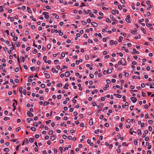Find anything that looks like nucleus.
<instances>
[{
	"instance_id": "nucleus-1",
	"label": "nucleus",
	"mask_w": 154,
	"mask_h": 154,
	"mask_svg": "<svg viewBox=\"0 0 154 154\" xmlns=\"http://www.w3.org/2000/svg\"><path fill=\"white\" fill-rule=\"evenodd\" d=\"M47 71H45L44 72V73L45 76V77L47 79H48L50 77V75L47 73Z\"/></svg>"
},
{
	"instance_id": "nucleus-2",
	"label": "nucleus",
	"mask_w": 154,
	"mask_h": 154,
	"mask_svg": "<svg viewBox=\"0 0 154 154\" xmlns=\"http://www.w3.org/2000/svg\"><path fill=\"white\" fill-rule=\"evenodd\" d=\"M27 115L30 117H32L34 116V115L29 111H27Z\"/></svg>"
},
{
	"instance_id": "nucleus-3",
	"label": "nucleus",
	"mask_w": 154,
	"mask_h": 154,
	"mask_svg": "<svg viewBox=\"0 0 154 154\" xmlns=\"http://www.w3.org/2000/svg\"><path fill=\"white\" fill-rule=\"evenodd\" d=\"M121 61L122 62V64L123 66H125L126 65V61L124 58H122L121 60Z\"/></svg>"
},
{
	"instance_id": "nucleus-4",
	"label": "nucleus",
	"mask_w": 154,
	"mask_h": 154,
	"mask_svg": "<svg viewBox=\"0 0 154 154\" xmlns=\"http://www.w3.org/2000/svg\"><path fill=\"white\" fill-rule=\"evenodd\" d=\"M133 54H134L135 53H136L137 54H139L140 53V52L138 51H137L136 49L135 48L133 49V51L132 52Z\"/></svg>"
},
{
	"instance_id": "nucleus-5",
	"label": "nucleus",
	"mask_w": 154,
	"mask_h": 154,
	"mask_svg": "<svg viewBox=\"0 0 154 154\" xmlns=\"http://www.w3.org/2000/svg\"><path fill=\"white\" fill-rule=\"evenodd\" d=\"M131 100L134 103H135L137 100V99L134 97H131Z\"/></svg>"
},
{
	"instance_id": "nucleus-6",
	"label": "nucleus",
	"mask_w": 154,
	"mask_h": 154,
	"mask_svg": "<svg viewBox=\"0 0 154 154\" xmlns=\"http://www.w3.org/2000/svg\"><path fill=\"white\" fill-rule=\"evenodd\" d=\"M91 24L94 27H96L97 26V24L95 22H92L91 23Z\"/></svg>"
},
{
	"instance_id": "nucleus-7",
	"label": "nucleus",
	"mask_w": 154,
	"mask_h": 154,
	"mask_svg": "<svg viewBox=\"0 0 154 154\" xmlns=\"http://www.w3.org/2000/svg\"><path fill=\"white\" fill-rule=\"evenodd\" d=\"M70 74V73L69 71H66L65 74V76L66 77H67L69 76Z\"/></svg>"
},
{
	"instance_id": "nucleus-8",
	"label": "nucleus",
	"mask_w": 154,
	"mask_h": 154,
	"mask_svg": "<svg viewBox=\"0 0 154 154\" xmlns=\"http://www.w3.org/2000/svg\"><path fill=\"white\" fill-rule=\"evenodd\" d=\"M56 139V136L54 135H53L51 137V140L52 141Z\"/></svg>"
},
{
	"instance_id": "nucleus-9",
	"label": "nucleus",
	"mask_w": 154,
	"mask_h": 154,
	"mask_svg": "<svg viewBox=\"0 0 154 154\" xmlns=\"http://www.w3.org/2000/svg\"><path fill=\"white\" fill-rule=\"evenodd\" d=\"M23 87H20L19 88V91L21 94L23 93Z\"/></svg>"
},
{
	"instance_id": "nucleus-10",
	"label": "nucleus",
	"mask_w": 154,
	"mask_h": 154,
	"mask_svg": "<svg viewBox=\"0 0 154 154\" xmlns=\"http://www.w3.org/2000/svg\"><path fill=\"white\" fill-rule=\"evenodd\" d=\"M93 119H91L90 120L89 122V124L90 125H93Z\"/></svg>"
},
{
	"instance_id": "nucleus-11",
	"label": "nucleus",
	"mask_w": 154,
	"mask_h": 154,
	"mask_svg": "<svg viewBox=\"0 0 154 154\" xmlns=\"http://www.w3.org/2000/svg\"><path fill=\"white\" fill-rule=\"evenodd\" d=\"M34 141V139L33 138H30L29 139V141L31 143H32Z\"/></svg>"
},
{
	"instance_id": "nucleus-12",
	"label": "nucleus",
	"mask_w": 154,
	"mask_h": 154,
	"mask_svg": "<svg viewBox=\"0 0 154 154\" xmlns=\"http://www.w3.org/2000/svg\"><path fill=\"white\" fill-rule=\"evenodd\" d=\"M27 9L29 13H32V11L31 10V9L29 7H27Z\"/></svg>"
},
{
	"instance_id": "nucleus-13",
	"label": "nucleus",
	"mask_w": 154,
	"mask_h": 154,
	"mask_svg": "<svg viewBox=\"0 0 154 154\" xmlns=\"http://www.w3.org/2000/svg\"><path fill=\"white\" fill-rule=\"evenodd\" d=\"M32 120H33L32 119L30 118H28L27 119H26L28 123H30V121H32Z\"/></svg>"
},
{
	"instance_id": "nucleus-14",
	"label": "nucleus",
	"mask_w": 154,
	"mask_h": 154,
	"mask_svg": "<svg viewBox=\"0 0 154 154\" xmlns=\"http://www.w3.org/2000/svg\"><path fill=\"white\" fill-rule=\"evenodd\" d=\"M69 85L67 83H66L65 84V86H64L63 88L66 89H67L68 88H67V87H68Z\"/></svg>"
},
{
	"instance_id": "nucleus-15",
	"label": "nucleus",
	"mask_w": 154,
	"mask_h": 154,
	"mask_svg": "<svg viewBox=\"0 0 154 154\" xmlns=\"http://www.w3.org/2000/svg\"><path fill=\"white\" fill-rule=\"evenodd\" d=\"M123 38L122 36H120L119 37V42H122V40Z\"/></svg>"
},
{
	"instance_id": "nucleus-16",
	"label": "nucleus",
	"mask_w": 154,
	"mask_h": 154,
	"mask_svg": "<svg viewBox=\"0 0 154 154\" xmlns=\"http://www.w3.org/2000/svg\"><path fill=\"white\" fill-rule=\"evenodd\" d=\"M109 86L108 85V84L106 85L105 87L103 88V89L104 90H106L107 88H109Z\"/></svg>"
},
{
	"instance_id": "nucleus-17",
	"label": "nucleus",
	"mask_w": 154,
	"mask_h": 154,
	"mask_svg": "<svg viewBox=\"0 0 154 154\" xmlns=\"http://www.w3.org/2000/svg\"><path fill=\"white\" fill-rule=\"evenodd\" d=\"M137 133L139 135H141L142 134L141 130L139 129H138L137 130Z\"/></svg>"
},
{
	"instance_id": "nucleus-18",
	"label": "nucleus",
	"mask_w": 154,
	"mask_h": 154,
	"mask_svg": "<svg viewBox=\"0 0 154 154\" xmlns=\"http://www.w3.org/2000/svg\"><path fill=\"white\" fill-rule=\"evenodd\" d=\"M119 88L120 86L118 85H117L116 86H114L113 87V88L114 89H115L116 88Z\"/></svg>"
},
{
	"instance_id": "nucleus-19",
	"label": "nucleus",
	"mask_w": 154,
	"mask_h": 154,
	"mask_svg": "<svg viewBox=\"0 0 154 154\" xmlns=\"http://www.w3.org/2000/svg\"><path fill=\"white\" fill-rule=\"evenodd\" d=\"M3 150L4 151L9 152L10 151V149L9 148H6L4 149Z\"/></svg>"
},
{
	"instance_id": "nucleus-20",
	"label": "nucleus",
	"mask_w": 154,
	"mask_h": 154,
	"mask_svg": "<svg viewBox=\"0 0 154 154\" xmlns=\"http://www.w3.org/2000/svg\"><path fill=\"white\" fill-rule=\"evenodd\" d=\"M98 91V90H97V89H95L94 90V91H93L92 92V94H94L95 93H97V92Z\"/></svg>"
},
{
	"instance_id": "nucleus-21",
	"label": "nucleus",
	"mask_w": 154,
	"mask_h": 154,
	"mask_svg": "<svg viewBox=\"0 0 154 154\" xmlns=\"http://www.w3.org/2000/svg\"><path fill=\"white\" fill-rule=\"evenodd\" d=\"M10 119V118L8 117H6L4 118V120L5 121H7Z\"/></svg>"
},
{
	"instance_id": "nucleus-22",
	"label": "nucleus",
	"mask_w": 154,
	"mask_h": 154,
	"mask_svg": "<svg viewBox=\"0 0 154 154\" xmlns=\"http://www.w3.org/2000/svg\"><path fill=\"white\" fill-rule=\"evenodd\" d=\"M107 71V73H108V74H110L112 72V70L111 69H108V70Z\"/></svg>"
},
{
	"instance_id": "nucleus-23",
	"label": "nucleus",
	"mask_w": 154,
	"mask_h": 154,
	"mask_svg": "<svg viewBox=\"0 0 154 154\" xmlns=\"http://www.w3.org/2000/svg\"><path fill=\"white\" fill-rule=\"evenodd\" d=\"M11 35L12 37H14L15 36V33L14 32H12L11 33Z\"/></svg>"
},
{
	"instance_id": "nucleus-24",
	"label": "nucleus",
	"mask_w": 154,
	"mask_h": 154,
	"mask_svg": "<svg viewBox=\"0 0 154 154\" xmlns=\"http://www.w3.org/2000/svg\"><path fill=\"white\" fill-rule=\"evenodd\" d=\"M53 131L52 130H50L48 132V134L49 135H52L53 134Z\"/></svg>"
},
{
	"instance_id": "nucleus-25",
	"label": "nucleus",
	"mask_w": 154,
	"mask_h": 154,
	"mask_svg": "<svg viewBox=\"0 0 154 154\" xmlns=\"http://www.w3.org/2000/svg\"><path fill=\"white\" fill-rule=\"evenodd\" d=\"M21 128L20 127H18L16 129L15 131L16 132H17L19 131L20 130H21Z\"/></svg>"
},
{
	"instance_id": "nucleus-26",
	"label": "nucleus",
	"mask_w": 154,
	"mask_h": 154,
	"mask_svg": "<svg viewBox=\"0 0 154 154\" xmlns=\"http://www.w3.org/2000/svg\"><path fill=\"white\" fill-rule=\"evenodd\" d=\"M67 68H68V66H63V67L62 68H61L60 69V70L62 71L63 69H64L65 68L67 69Z\"/></svg>"
},
{
	"instance_id": "nucleus-27",
	"label": "nucleus",
	"mask_w": 154,
	"mask_h": 154,
	"mask_svg": "<svg viewBox=\"0 0 154 154\" xmlns=\"http://www.w3.org/2000/svg\"><path fill=\"white\" fill-rule=\"evenodd\" d=\"M35 69V66H32L30 68V69L32 71H34Z\"/></svg>"
},
{
	"instance_id": "nucleus-28",
	"label": "nucleus",
	"mask_w": 154,
	"mask_h": 154,
	"mask_svg": "<svg viewBox=\"0 0 154 154\" xmlns=\"http://www.w3.org/2000/svg\"><path fill=\"white\" fill-rule=\"evenodd\" d=\"M51 46V44H48L47 45V48L48 49H49L50 48Z\"/></svg>"
},
{
	"instance_id": "nucleus-29",
	"label": "nucleus",
	"mask_w": 154,
	"mask_h": 154,
	"mask_svg": "<svg viewBox=\"0 0 154 154\" xmlns=\"http://www.w3.org/2000/svg\"><path fill=\"white\" fill-rule=\"evenodd\" d=\"M24 142L26 143H28V139L27 138L25 139Z\"/></svg>"
},
{
	"instance_id": "nucleus-30",
	"label": "nucleus",
	"mask_w": 154,
	"mask_h": 154,
	"mask_svg": "<svg viewBox=\"0 0 154 154\" xmlns=\"http://www.w3.org/2000/svg\"><path fill=\"white\" fill-rule=\"evenodd\" d=\"M31 129L32 131H35L36 130L35 128L32 127L31 128Z\"/></svg>"
},
{
	"instance_id": "nucleus-31",
	"label": "nucleus",
	"mask_w": 154,
	"mask_h": 154,
	"mask_svg": "<svg viewBox=\"0 0 154 154\" xmlns=\"http://www.w3.org/2000/svg\"><path fill=\"white\" fill-rule=\"evenodd\" d=\"M137 31V30H132L131 31V33L133 34H134V35H135V33H136V31Z\"/></svg>"
},
{
	"instance_id": "nucleus-32",
	"label": "nucleus",
	"mask_w": 154,
	"mask_h": 154,
	"mask_svg": "<svg viewBox=\"0 0 154 154\" xmlns=\"http://www.w3.org/2000/svg\"><path fill=\"white\" fill-rule=\"evenodd\" d=\"M150 88H154L153 87H152V86H153L154 85V83H153V82H151V83H150Z\"/></svg>"
},
{
	"instance_id": "nucleus-33",
	"label": "nucleus",
	"mask_w": 154,
	"mask_h": 154,
	"mask_svg": "<svg viewBox=\"0 0 154 154\" xmlns=\"http://www.w3.org/2000/svg\"><path fill=\"white\" fill-rule=\"evenodd\" d=\"M16 46H15V47L17 46L18 47H19L20 46V42H18L17 44H16Z\"/></svg>"
},
{
	"instance_id": "nucleus-34",
	"label": "nucleus",
	"mask_w": 154,
	"mask_h": 154,
	"mask_svg": "<svg viewBox=\"0 0 154 154\" xmlns=\"http://www.w3.org/2000/svg\"><path fill=\"white\" fill-rule=\"evenodd\" d=\"M6 43L7 44V45L8 46H11V44L9 42L8 40H7L6 41Z\"/></svg>"
},
{
	"instance_id": "nucleus-35",
	"label": "nucleus",
	"mask_w": 154,
	"mask_h": 154,
	"mask_svg": "<svg viewBox=\"0 0 154 154\" xmlns=\"http://www.w3.org/2000/svg\"><path fill=\"white\" fill-rule=\"evenodd\" d=\"M125 20L126 21H127L128 23H131L130 20L128 18H126Z\"/></svg>"
},
{
	"instance_id": "nucleus-36",
	"label": "nucleus",
	"mask_w": 154,
	"mask_h": 154,
	"mask_svg": "<svg viewBox=\"0 0 154 154\" xmlns=\"http://www.w3.org/2000/svg\"><path fill=\"white\" fill-rule=\"evenodd\" d=\"M133 130V129L132 128H131L130 130V134H131V135L133 134V132L132 130Z\"/></svg>"
},
{
	"instance_id": "nucleus-37",
	"label": "nucleus",
	"mask_w": 154,
	"mask_h": 154,
	"mask_svg": "<svg viewBox=\"0 0 154 154\" xmlns=\"http://www.w3.org/2000/svg\"><path fill=\"white\" fill-rule=\"evenodd\" d=\"M57 87H61L62 86V84L61 83H59L57 85Z\"/></svg>"
},
{
	"instance_id": "nucleus-38",
	"label": "nucleus",
	"mask_w": 154,
	"mask_h": 154,
	"mask_svg": "<svg viewBox=\"0 0 154 154\" xmlns=\"http://www.w3.org/2000/svg\"><path fill=\"white\" fill-rule=\"evenodd\" d=\"M37 52V51L36 49H34L32 51V52L33 54H36Z\"/></svg>"
},
{
	"instance_id": "nucleus-39",
	"label": "nucleus",
	"mask_w": 154,
	"mask_h": 154,
	"mask_svg": "<svg viewBox=\"0 0 154 154\" xmlns=\"http://www.w3.org/2000/svg\"><path fill=\"white\" fill-rule=\"evenodd\" d=\"M35 137L37 139H38L39 138V136L38 134H36L35 135Z\"/></svg>"
},
{
	"instance_id": "nucleus-40",
	"label": "nucleus",
	"mask_w": 154,
	"mask_h": 154,
	"mask_svg": "<svg viewBox=\"0 0 154 154\" xmlns=\"http://www.w3.org/2000/svg\"><path fill=\"white\" fill-rule=\"evenodd\" d=\"M45 85L44 84H42L41 85V87L42 88H44L45 87Z\"/></svg>"
},
{
	"instance_id": "nucleus-41",
	"label": "nucleus",
	"mask_w": 154,
	"mask_h": 154,
	"mask_svg": "<svg viewBox=\"0 0 154 154\" xmlns=\"http://www.w3.org/2000/svg\"><path fill=\"white\" fill-rule=\"evenodd\" d=\"M17 39V37H14V38H13V40L15 42L16 41Z\"/></svg>"
},
{
	"instance_id": "nucleus-42",
	"label": "nucleus",
	"mask_w": 154,
	"mask_h": 154,
	"mask_svg": "<svg viewBox=\"0 0 154 154\" xmlns=\"http://www.w3.org/2000/svg\"><path fill=\"white\" fill-rule=\"evenodd\" d=\"M33 126H34L37 127L38 126V124L36 122H35L33 124Z\"/></svg>"
},
{
	"instance_id": "nucleus-43",
	"label": "nucleus",
	"mask_w": 154,
	"mask_h": 154,
	"mask_svg": "<svg viewBox=\"0 0 154 154\" xmlns=\"http://www.w3.org/2000/svg\"><path fill=\"white\" fill-rule=\"evenodd\" d=\"M82 23L83 25H86L87 24L86 22L83 21H82Z\"/></svg>"
},
{
	"instance_id": "nucleus-44",
	"label": "nucleus",
	"mask_w": 154,
	"mask_h": 154,
	"mask_svg": "<svg viewBox=\"0 0 154 154\" xmlns=\"http://www.w3.org/2000/svg\"><path fill=\"white\" fill-rule=\"evenodd\" d=\"M54 62L55 64H57L59 63V60H54Z\"/></svg>"
},
{
	"instance_id": "nucleus-45",
	"label": "nucleus",
	"mask_w": 154,
	"mask_h": 154,
	"mask_svg": "<svg viewBox=\"0 0 154 154\" xmlns=\"http://www.w3.org/2000/svg\"><path fill=\"white\" fill-rule=\"evenodd\" d=\"M51 120H49L46 122V124H48L50 123L51 122Z\"/></svg>"
},
{
	"instance_id": "nucleus-46",
	"label": "nucleus",
	"mask_w": 154,
	"mask_h": 154,
	"mask_svg": "<svg viewBox=\"0 0 154 154\" xmlns=\"http://www.w3.org/2000/svg\"><path fill=\"white\" fill-rule=\"evenodd\" d=\"M49 13L47 12H44L42 13V14L45 16L47 14H48Z\"/></svg>"
},
{
	"instance_id": "nucleus-47",
	"label": "nucleus",
	"mask_w": 154,
	"mask_h": 154,
	"mask_svg": "<svg viewBox=\"0 0 154 154\" xmlns=\"http://www.w3.org/2000/svg\"><path fill=\"white\" fill-rule=\"evenodd\" d=\"M90 15L91 17H93L94 18H95L96 17V16L94 15V14L92 13Z\"/></svg>"
},
{
	"instance_id": "nucleus-48",
	"label": "nucleus",
	"mask_w": 154,
	"mask_h": 154,
	"mask_svg": "<svg viewBox=\"0 0 154 154\" xmlns=\"http://www.w3.org/2000/svg\"><path fill=\"white\" fill-rule=\"evenodd\" d=\"M142 96L143 97H146V93L143 92H142Z\"/></svg>"
},
{
	"instance_id": "nucleus-49",
	"label": "nucleus",
	"mask_w": 154,
	"mask_h": 154,
	"mask_svg": "<svg viewBox=\"0 0 154 154\" xmlns=\"http://www.w3.org/2000/svg\"><path fill=\"white\" fill-rule=\"evenodd\" d=\"M146 25L148 26V27H149V26H152V24H150V23H146Z\"/></svg>"
},
{
	"instance_id": "nucleus-50",
	"label": "nucleus",
	"mask_w": 154,
	"mask_h": 154,
	"mask_svg": "<svg viewBox=\"0 0 154 154\" xmlns=\"http://www.w3.org/2000/svg\"><path fill=\"white\" fill-rule=\"evenodd\" d=\"M141 30L143 31V32L144 34L146 33V31L142 27L141 28Z\"/></svg>"
},
{
	"instance_id": "nucleus-51",
	"label": "nucleus",
	"mask_w": 154,
	"mask_h": 154,
	"mask_svg": "<svg viewBox=\"0 0 154 154\" xmlns=\"http://www.w3.org/2000/svg\"><path fill=\"white\" fill-rule=\"evenodd\" d=\"M106 82L107 84H109L111 83V81H110L109 80V79H107L106 81Z\"/></svg>"
},
{
	"instance_id": "nucleus-52",
	"label": "nucleus",
	"mask_w": 154,
	"mask_h": 154,
	"mask_svg": "<svg viewBox=\"0 0 154 154\" xmlns=\"http://www.w3.org/2000/svg\"><path fill=\"white\" fill-rule=\"evenodd\" d=\"M68 139L69 140H71L72 139V137L71 136H69L68 137Z\"/></svg>"
},
{
	"instance_id": "nucleus-53",
	"label": "nucleus",
	"mask_w": 154,
	"mask_h": 154,
	"mask_svg": "<svg viewBox=\"0 0 154 154\" xmlns=\"http://www.w3.org/2000/svg\"><path fill=\"white\" fill-rule=\"evenodd\" d=\"M148 129H149V130L150 131H152V127L151 126H149V127H148Z\"/></svg>"
},
{
	"instance_id": "nucleus-54",
	"label": "nucleus",
	"mask_w": 154,
	"mask_h": 154,
	"mask_svg": "<svg viewBox=\"0 0 154 154\" xmlns=\"http://www.w3.org/2000/svg\"><path fill=\"white\" fill-rule=\"evenodd\" d=\"M31 28L32 29H34L35 28V26L34 25H31Z\"/></svg>"
},
{
	"instance_id": "nucleus-55",
	"label": "nucleus",
	"mask_w": 154,
	"mask_h": 154,
	"mask_svg": "<svg viewBox=\"0 0 154 154\" xmlns=\"http://www.w3.org/2000/svg\"><path fill=\"white\" fill-rule=\"evenodd\" d=\"M90 77L91 78V79H92V78H94V75L93 74H90Z\"/></svg>"
},
{
	"instance_id": "nucleus-56",
	"label": "nucleus",
	"mask_w": 154,
	"mask_h": 154,
	"mask_svg": "<svg viewBox=\"0 0 154 154\" xmlns=\"http://www.w3.org/2000/svg\"><path fill=\"white\" fill-rule=\"evenodd\" d=\"M129 74L128 73H126L125 74V77H127L128 76Z\"/></svg>"
},
{
	"instance_id": "nucleus-57",
	"label": "nucleus",
	"mask_w": 154,
	"mask_h": 154,
	"mask_svg": "<svg viewBox=\"0 0 154 154\" xmlns=\"http://www.w3.org/2000/svg\"><path fill=\"white\" fill-rule=\"evenodd\" d=\"M19 71V68L18 67H17L15 69V71L17 72Z\"/></svg>"
},
{
	"instance_id": "nucleus-58",
	"label": "nucleus",
	"mask_w": 154,
	"mask_h": 154,
	"mask_svg": "<svg viewBox=\"0 0 154 154\" xmlns=\"http://www.w3.org/2000/svg\"><path fill=\"white\" fill-rule=\"evenodd\" d=\"M149 137H145V140L146 141H147L149 140Z\"/></svg>"
},
{
	"instance_id": "nucleus-59",
	"label": "nucleus",
	"mask_w": 154,
	"mask_h": 154,
	"mask_svg": "<svg viewBox=\"0 0 154 154\" xmlns=\"http://www.w3.org/2000/svg\"><path fill=\"white\" fill-rule=\"evenodd\" d=\"M10 82L11 83H12L13 84H14V82L13 80L12 79H10Z\"/></svg>"
},
{
	"instance_id": "nucleus-60",
	"label": "nucleus",
	"mask_w": 154,
	"mask_h": 154,
	"mask_svg": "<svg viewBox=\"0 0 154 154\" xmlns=\"http://www.w3.org/2000/svg\"><path fill=\"white\" fill-rule=\"evenodd\" d=\"M134 144L135 145H137V143H138V141H137V140H135L134 141Z\"/></svg>"
},
{
	"instance_id": "nucleus-61",
	"label": "nucleus",
	"mask_w": 154,
	"mask_h": 154,
	"mask_svg": "<svg viewBox=\"0 0 154 154\" xmlns=\"http://www.w3.org/2000/svg\"><path fill=\"white\" fill-rule=\"evenodd\" d=\"M14 81L16 83H18L19 82V80L17 79H15L14 80Z\"/></svg>"
},
{
	"instance_id": "nucleus-62",
	"label": "nucleus",
	"mask_w": 154,
	"mask_h": 154,
	"mask_svg": "<svg viewBox=\"0 0 154 154\" xmlns=\"http://www.w3.org/2000/svg\"><path fill=\"white\" fill-rule=\"evenodd\" d=\"M49 137L48 135H46L45 136V140H47L49 138Z\"/></svg>"
},
{
	"instance_id": "nucleus-63",
	"label": "nucleus",
	"mask_w": 154,
	"mask_h": 154,
	"mask_svg": "<svg viewBox=\"0 0 154 154\" xmlns=\"http://www.w3.org/2000/svg\"><path fill=\"white\" fill-rule=\"evenodd\" d=\"M21 60H22L23 61V62H24L25 58L24 57H21Z\"/></svg>"
},
{
	"instance_id": "nucleus-64",
	"label": "nucleus",
	"mask_w": 154,
	"mask_h": 154,
	"mask_svg": "<svg viewBox=\"0 0 154 154\" xmlns=\"http://www.w3.org/2000/svg\"><path fill=\"white\" fill-rule=\"evenodd\" d=\"M116 96L118 98H120L121 97V96L118 94H117Z\"/></svg>"
}]
</instances>
